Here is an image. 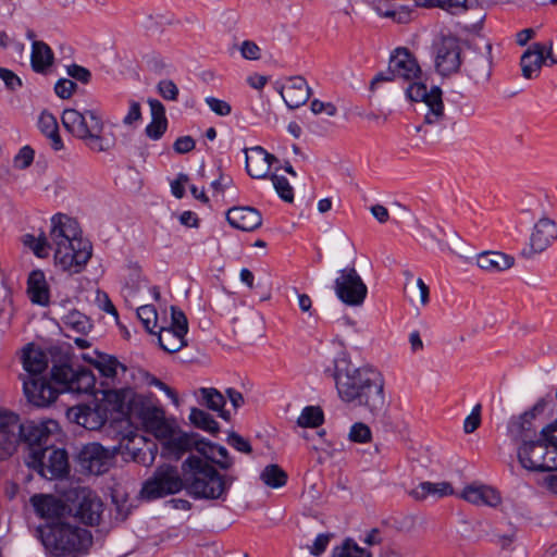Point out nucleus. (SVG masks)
I'll return each instance as SVG.
<instances>
[{
	"label": "nucleus",
	"mask_w": 557,
	"mask_h": 557,
	"mask_svg": "<svg viewBox=\"0 0 557 557\" xmlns=\"http://www.w3.org/2000/svg\"><path fill=\"white\" fill-rule=\"evenodd\" d=\"M172 21L165 15H150L146 20L145 30L147 36H154L164 32L165 26L171 25Z\"/></svg>",
	"instance_id": "obj_47"
},
{
	"label": "nucleus",
	"mask_w": 557,
	"mask_h": 557,
	"mask_svg": "<svg viewBox=\"0 0 557 557\" xmlns=\"http://www.w3.org/2000/svg\"><path fill=\"white\" fill-rule=\"evenodd\" d=\"M186 490V478L180 474L175 466L164 463L159 466L152 478L141 487V497L154 499L176 494Z\"/></svg>",
	"instance_id": "obj_12"
},
{
	"label": "nucleus",
	"mask_w": 557,
	"mask_h": 557,
	"mask_svg": "<svg viewBox=\"0 0 557 557\" xmlns=\"http://www.w3.org/2000/svg\"><path fill=\"white\" fill-rule=\"evenodd\" d=\"M141 381H144L149 386L158 387L159 389L163 391L169 397L177 401L176 394L171 389V387H169L165 383L157 379L151 373L141 371Z\"/></svg>",
	"instance_id": "obj_56"
},
{
	"label": "nucleus",
	"mask_w": 557,
	"mask_h": 557,
	"mask_svg": "<svg viewBox=\"0 0 557 557\" xmlns=\"http://www.w3.org/2000/svg\"><path fill=\"white\" fill-rule=\"evenodd\" d=\"M137 121H139V101L131 100L128 111L124 115L122 123L125 127L135 129Z\"/></svg>",
	"instance_id": "obj_59"
},
{
	"label": "nucleus",
	"mask_w": 557,
	"mask_h": 557,
	"mask_svg": "<svg viewBox=\"0 0 557 557\" xmlns=\"http://www.w3.org/2000/svg\"><path fill=\"white\" fill-rule=\"evenodd\" d=\"M64 128L86 147L96 152H107L114 146V136L106 133V125L98 110L65 109L61 116Z\"/></svg>",
	"instance_id": "obj_6"
},
{
	"label": "nucleus",
	"mask_w": 557,
	"mask_h": 557,
	"mask_svg": "<svg viewBox=\"0 0 557 557\" xmlns=\"http://www.w3.org/2000/svg\"><path fill=\"white\" fill-rule=\"evenodd\" d=\"M30 504L36 515L48 522L67 519L69 506L54 495L35 494L30 497Z\"/></svg>",
	"instance_id": "obj_19"
},
{
	"label": "nucleus",
	"mask_w": 557,
	"mask_h": 557,
	"mask_svg": "<svg viewBox=\"0 0 557 557\" xmlns=\"http://www.w3.org/2000/svg\"><path fill=\"white\" fill-rule=\"evenodd\" d=\"M28 468L47 480H57L64 478L70 470L67 453L64 448L47 446L44 450L36 453H26L24 457Z\"/></svg>",
	"instance_id": "obj_11"
},
{
	"label": "nucleus",
	"mask_w": 557,
	"mask_h": 557,
	"mask_svg": "<svg viewBox=\"0 0 557 557\" xmlns=\"http://www.w3.org/2000/svg\"><path fill=\"white\" fill-rule=\"evenodd\" d=\"M205 101L208 107L220 116H226L232 111V107L228 102L215 97H207Z\"/></svg>",
	"instance_id": "obj_61"
},
{
	"label": "nucleus",
	"mask_w": 557,
	"mask_h": 557,
	"mask_svg": "<svg viewBox=\"0 0 557 557\" xmlns=\"http://www.w3.org/2000/svg\"><path fill=\"white\" fill-rule=\"evenodd\" d=\"M476 264L481 270L496 274L512 268L515 258L500 251H484L478 256Z\"/></svg>",
	"instance_id": "obj_28"
},
{
	"label": "nucleus",
	"mask_w": 557,
	"mask_h": 557,
	"mask_svg": "<svg viewBox=\"0 0 557 557\" xmlns=\"http://www.w3.org/2000/svg\"><path fill=\"white\" fill-rule=\"evenodd\" d=\"M20 429L21 423L18 416H16V418L9 423V428L0 432V460H5L15 453L20 443Z\"/></svg>",
	"instance_id": "obj_30"
},
{
	"label": "nucleus",
	"mask_w": 557,
	"mask_h": 557,
	"mask_svg": "<svg viewBox=\"0 0 557 557\" xmlns=\"http://www.w3.org/2000/svg\"><path fill=\"white\" fill-rule=\"evenodd\" d=\"M103 511L101 499L89 490H82L76 495V500L72 507H69L67 515L78 519L86 525H96L99 523Z\"/></svg>",
	"instance_id": "obj_18"
},
{
	"label": "nucleus",
	"mask_w": 557,
	"mask_h": 557,
	"mask_svg": "<svg viewBox=\"0 0 557 557\" xmlns=\"http://www.w3.org/2000/svg\"><path fill=\"white\" fill-rule=\"evenodd\" d=\"M406 94L411 101H421L424 106L423 124L416 126L417 133L431 132L437 136L449 133L447 125L450 117L445 112L441 88L432 87L429 90L424 84L413 83L409 85Z\"/></svg>",
	"instance_id": "obj_9"
},
{
	"label": "nucleus",
	"mask_w": 557,
	"mask_h": 557,
	"mask_svg": "<svg viewBox=\"0 0 557 557\" xmlns=\"http://www.w3.org/2000/svg\"><path fill=\"white\" fill-rule=\"evenodd\" d=\"M27 293L34 304L41 306L49 304V289L42 271L34 270L30 272L27 281Z\"/></svg>",
	"instance_id": "obj_32"
},
{
	"label": "nucleus",
	"mask_w": 557,
	"mask_h": 557,
	"mask_svg": "<svg viewBox=\"0 0 557 557\" xmlns=\"http://www.w3.org/2000/svg\"><path fill=\"white\" fill-rule=\"evenodd\" d=\"M216 446L218 445L215 444L207 442L197 433L186 432L183 430L180 436L176 438V443H173L172 446L169 447L168 451L170 457L168 460L178 461L183 458L184 455L196 450L200 456L203 457L202 459L205 461H208L212 465Z\"/></svg>",
	"instance_id": "obj_16"
},
{
	"label": "nucleus",
	"mask_w": 557,
	"mask_h": 557,
	"mask_svg": "<svg viewBox=\"0 0 557 557\" xmlns=\"http://www.w3.org/2000/svg\"><path fill=\"white\" fill-rule=\"evenodd\" d=\"M77 85L71 79L61 78L54 85L55 94L62 99H69L75 91Z\"/></svg>",
	"instance_id": "obj_60"
},
{
	"label": "nucleus",
	"mask_w": 557,
	"mask_h": 557,
	"mask_svg": "<svg viewBox=\"0 0 557 557\" xmlns=\"http://www.w3.org/2000/svg\"><path fill=\"white\" fill-rule=\"evenodd\" d=\"M59 433V424L54 420L41 422L27 421L21 423L20 441L27 445L26 453L41 451L47 446H52Z\"/></svg>",
	"instance_id": "obj_14"
},
{
	"label": "nucleus",
	"mask_w": 557,
	"mask_h": 557,
	"mask_svg": "<svg viewBox=\"0 0 557 557\" xmlns=\"http://www.w3.org/2000/svg\"><path fill=\"white\" fill-rule=\"evenodd\" d=\"M94 364L103 376L110 379H113L117 374L119 369L123 372L126 371V367L119 362L113 356L100 355Z\"/></svg>",
	"instance_id": "obj_42"
},
{
	"label": "nucleus",
	"mask_w": 557,
	"mask_h": 557,
	"mask_svg": "<svg viewBox=\"0 0 557 557\" xmlns=\"http://www.w3.org/2000/svg\"><path fill=\"white\" fill-rule=\"evenodd\" d=\"M545 47L534 44L521 57V69L524 78L536 76L544 63Z\"/></svg>",
	"instance_id": "obj_31"
},
{
	"label": "nucleus",
	"mask_w": 557,
	"mask_h": 557,
	"mask_svg": "<svg viewBox=\"0 0 557 557\" xmlns=\"http://www.w3.org/2000/svg\"><path fill=\"white\" fill-rule=\"evenodd\" d=\"M310 110L313 114L325 113L329 116H334L337 113V108L332 102H323L314 99L310 103Z\"/></svg>",
	"instance_id": "obj_63"
},
{
	"label": "nucleus",
	"mask_w": 557,
	"mask_h": 557,
	"mask_svg": "<svg viewBox=\"0 0 557 557\" xmlns=\"http://www.w3.org/2000/svg\"><path fill=\"white\" fill-rule=\"evenodd\" d=\"M246 170L252 178H265L270 172L271 165L276 158L267 152L262 147L256 146L245 149Z\"/></svg>",
	"instance_id": "obj_24"
},
{
	"label": "nucleus",
	"mask_w": 557,
	"mask_h": 557,
	"mask_svg": "<svg viewBox=\"0 0 557 557\" xmlns=\"http://www.w3.org/2000/svg\"><path fill=\"white\" fill-rule=\"evenodd\" d=\"M67 75L73 77L74 79L87 84L91 78V73L84 66L77 64H71L67 66Z\"/></svg>",
	"instance_id": "obj_64"
},
{
	"label": "nucleus",
	"mask_w": 557,
	"mask_h": 557,
	"mask_svg": "<svg viewBox=\"0 0 557 557\" xmlns=\"http://www.w3.org/2000/svg\"><path fill=\"white\" fill-rule=\"evenodd\" d=\"M38 127L40 132L50 139L53 150L59 151L63 149V141L59 134L58 122L53 114L47 111L41 112L38 119Z\"/></svg>",
	"instance_id": "obj_36"
},
{
	"label": "nucleus",
	"mask_w": 557,
	"mask_h": 557,
	"mask_svg": "<svg viewBox=\"0 0 557 557\" xmlns=\"http://www.w3.org/2000/svg\"><path fill=\"white\" fill-rule=\"evenodd\" d=\"M280 94L289 109H297L308 101L310 88L305 78L296 76L281 88Z\"/></svg>",
	"instance_id": "obj_26"
},
{
	"label": "nucleus",
	"mask_w": 557,
	"mask_h": 557,
	"mask_svg": "<svg viewBox=\"0 0 557 557\" xmlns=\"http://www.w3.org/2000/svg\"><path fill=\"white\" fill-rule=\"evenodd\" d=\"M51 377L60 386L59 393L92 394L96 385V377L92 371L79 363L65 360L54 364L51 370Z\"/></svg>",
	"instance_id": "obj_10"
},
{
	"label": "nucleus",
	"mask_w": 557,
	"mask_h": 557,
	"mask_svg": "<svg viewBox=\"0 0 557 557\" xmlns=\"http://www.w3.org/2000/svg\"><path fill=\"white\" fill-rule=\"evenodd\" d=\"M64 323L65 325L81 334H86L91 329V323L89 319L78 311H72L67 313L64 319Z\"/></svg>",
	"instance_id": "obj_45"
},
{
	"label": "nucleus",
	"mask_w": 557,
	"mask_h": 557,
	"mask_svg": "<svg viewBox=\"0 0 557 557\" xmlns=\"http://www.w3.org/2000/svg\"><path fill=\"white\" fill-rule=\"evenodd\" d=\"M460 498L475 506L496 507L500 504L499 494L487 485H467L459 495Z\"/></svg>",
	"instance_id": "obj_27"
},
{
	"label": "nucleus",
	"mask_w": 557,
	"mask_h": 557,
	"mask_svg": "<svg viewBox=\"0 0 557 557\" xmlns=\"http://www.w3.org/2000/svg\"><path fill=\"white\" fill-rule=\"evenodd\" d=\"M186 478V492L196 499L224 500L228 488L236 480L231 474H221L213 465L190 454L181 466Z\"/></svg>",
	"instance_id": "obj_5"
},
{
	"label": "nucleus",
	"mask_w": 557,
	"mask_h": 557,
	"mask_svg": "<svg viewBox=\"0 0 557 557\" xmlns=\"http://www.w3.org/2000/svg\"><path fill=\"white\" fill-rule=\"evenodd\" d=\"M336 389L341 400L354 408H363L379 416L386 406L384 380L371 366L349 364L336 374Z\"/></svg>",
	"instance_id": "obj_3"
},
{
	"label": "nucleus",
	"mask_w": 557,
	"mask_h": 557,
	"mask_svg": "<svg viewBox=\"0 0 557 557\" xmlns=\"http://www.w3.org/2000/svg\"><path fill=\"white\" fill-rule=\"evenodd\" d=\"M23 388L27 400L36 407H45L57 399V388L42 376L48 367L47 355L33 345L23 352Z\"/></svg>",
	"instance_id": "obj_7"
},
{
	"label": "nucleus",
	"mask_w": 557,
	"mask_h": 557,
	"mask_svg": "<svg viewBox=\"0 0 557 557\" xmlns=\"http://www.w3.org/2000/svg\"><path fill=\"white\" fill-rule=\"evenodd\" d=\"M324 414L320 407H305L297 419V424L302 428H318L323 423Z\"/></svg>",
	"instance_id": "obj_43"
},
{
	"label": "nucleus",
	"mask_w": 557,
	"mask_h": 557,
	"mask_svg": "<svg viewBox=\"0 0 557 557\" xmlns=\"http://www.w3.org/2000/svg\"><path fill=\"white\" fill-rule=\"evenodd\" d=\"M271 181L273 182L276 193L284 201L292 202L294 200V190L287 178L277 174H272Z\"/></svg>",
	"instance_id": "obj_49"
},
{
	"label": "nucleus",
	"mask_w": 557,
	"mask_h": 557,
	"mask_svg": "<svg viewBox=\"0 0 557 557\" xmlns=\"http://www.w3.org/2000/svg\"><path fill=\"white\" fill-rule=\"evenodd\" d=\"M95 304L99 309L111 314L115 320H117V310L106 292L100 289L96 290Z\"/></svg>",
	"instance_id": "obj_53"
},
{
	"label": "nucleus",
	"mask_w": 557,
	"mask_h": 557,
	"mask_svg": "<svg viewBox=\"0 0 557 557\" xmlns=\"http://www.w3.org/2000/svg\"><path fill=\"white\" fill-rule=\"evenodd\" d=\"M81 466L90 474L99 475L110 468L111 454L98 443L85 445L78 455Z\"/></svg>",
	"instance_id": "obj_20"
},
{
	"label": "nucleus",
	"mask_w": 557,
	"mask_h": 557,
	"mask_svg": "<svg viewBox=\"0 0 557 557\" xmlns=\"http://www.w3.org/2000/svg\"><path fill=\"white\" fill-rule=\"evenodd\" d=\"M141 431L151 434L160 442V455L169 459V447L176 443L182 433L181 426L172 417H166L164 408L159 405L158 399L149 394L141 395Z\"/></svg>",
	"instance_id": "obj_8"
},
{
	"label": "nucleus",
	"mask_w": 557,
	"mask_h": 557,
	"mask_svg": "<svg viewBox=\"0 0 557 557\" xmlns=\"http://www.w3.org/2000/svg\"><path fill=\"white\" fill-rule=\"evenodd\" d=\"M141 325L149 334H154L158 331V312L152 305H141Z\"/></svg>",
	"instance_id": "obj_46"
},
{
	"label": "nucleus",
	"mask_w": 557,
	"mask_h": 557,
	"mask_svg": "<svg viewBox=\"0 0 557 557\" xmlns=\"http://www.w3.org/2000/svg\"><path fill=\"white\" fill-rule=\"evenodd\" d=\"M37 532L50 557H83L89 553L94 543L91 532L72 523L69 518L47 522Z\"/></svg>",
	"instance_id": "obj_4"
},
{
	"label": "nucleus",
	"mask_w": 557,
	"mask_h": 557,
	"mask_svg": "<svg viewBox=\"0 0 557 557\" xmlns=\"http://www.w3.org/2000/svg\"><path fill=\"white\" fill-rule=\"evenodd\" d=\"M535 418V408L524 412L519 416L517 419L512 420L509 424V433L510 435L517 440L521 441L522 444L525 442H532L531 437L535 433L533 428V420Z\"/></svg>",
	"instance_id": "obj_33"
},
{
	"label": "nucleus",
	"mask_w": 557,
	"mask_h": 557,
	"mask_svg": "<svg viewBox=\"0 0 557 557\" xmlns=\"http://www.w3.org/2000/svg\"><path fill=\"white\" fill-rule=\"evenodd\" d=\"M169 126V121H150L145 128V134L152 140H159L165 134Z\"/></svg>",
	"instance_id": "obj_54"
},
{
	"label": "nucleus",
	"mask_w": 557,
	"mask_h": 557,
	"mask_svg": "<svg viewBox=\"0 0 557 557\" xmlns=\"http://www.w3.org/2000/svg\"><path fill=\"white\" fill-rule=\"evenodd\" d=\"M32 67L37 73H45L52 65L53 52L50 47L44 42L34 40L30 55Z\"/></svg>",
	"instance_id": "obj_34"
},
{
	"label": "nucleus",
	"mask_w": 557,
	"mask_h": 557,
	"mask_svg": "<svg viewBox=\"0 0 557 557\" xmlns=\"http://www.w3.org/2000/svg\"><path fill=\"white\" fill-rule=\"evenodd\" d=\"M159 347L168 354H174L187 346L186 336L169 327L160 326L152 334Z\"/></svg>",
	"instance_id": "obj_29"
},
{
	"label": "nucleus",
	"mask_w": 557,
	"mask_h": 557,
	"mask_svg": "<svg viewBox=\"0 0 557 557\" xmlns=\"http://www.w3.org/2000/svg\"><path fill=\"white\" fill-rule=\"evenodd\" d=\"M454 494V488L449 482H422L416 488L409 492V495L416 500H423L429 495L444 497Z\"/></svg>",
	"instance_id": "obj_35"
},
{
	"label": "nucleus",
	"mask_w": 557,
	"mask_h": 557,
	"mask_svg": "<svg viewBox=\"0 0 557 557\" xmlns=\"http://www.w3.org/2000/svg\"><path fill=\"white\" fill-rule=\"evenodd\" d=\"M145 62L147 73L153 76H160L166 67L163 58L156 52L147 53L145 55Z\"/></svg>",
	"instance_id": "obj_50"
},
{
	"label": "nucleus",
	"mask_w": 557,
	"mask_h": 557,
	"mask_svg": "<svg viewBox=\"0 0 557 557\" xmlns=\"http://www.w3.org/2000/svg\"><path fill=\"white\" fill-rule=\"evenodd\" d=\"M410 302L419 301L422 306L429 302L430 289L422 278L410 280L405 285Z\"/></svg>",
	"instance_id": "obj_41"
},
{
	"label": "nucleus",
	"mask_w": 557,
	"mask_h": 557,
	"mask_svg": "<svg viewBox=\"0 0 557 557\" xmlns=\"http://www.w3.org/2000/svg\"><path fill=\"white\" fill-rule=\"evenodd\" d=\"M554 434H557V431H550V423L541 431V435L546 440L545 465L542 471L557 470V437L553 436Z\"/></svg>",
	"instance_id": "obj_37"
},
{
	"label": "nucleus",
	"mask_w": 557,
	"mask_h": 557,
	"mask_svg": "<svg viewBox=\"0 0 557 557\" xmlns=\"http://www.w3.org/2000/svg\"><path fill=\"white\" fill-rule=\"evenodd\" d=\"M101 400L92 406H75L67 410V418L87 430H99L107 422H112L119 429L120 449L126 450L134 460L137 451L129 445L137 436L139 420L138 395L133 387L106 389Z\"/></svg>",
	"instance_id": "obj_1"
},
{
	"label": "nucleus",
	"mask_w": 557,
	"mask_h": 557,
	"mask_svg": "<svg viewBox=\"0 0 557 557\" xmlns=\"http://www.w3.org/2000/svg\"><path fill=\"white\" fill-rule=\"evenodd\" d=\"M481 423V405L473 407L471 413L465 419L463 431L467 434L474 432Z\"/></svg>",
	"instance_id": "obj_58"
},
{
	"label": "nucleus",
	"mask_w": 557,
	"mask_h": 557,
	"mask_svg": "<svg viewBox=\"0 0 557 557\" xmlns=\"http://www.w3.org/2000/svg\"><path fill=\"white\" fill-rule=\"evenodd\" d=\"M420 73V66L413 55L406 48H398L389 59L387 72L379 73L373 78L371 88H373L376 83L389 82L394 78H403L405 81L414 79L419 77Z\"/></svg>",
	"instance_id": "obj_15"
},
{
	"label": "nucleus",
	"mask_w": 557,
	"mask_h": 557,
	"mask_svg": "<svg viewBox=\"0 0 557 557\" xmlns=\"http://www.w3.org/2000/svg\"><path fill=\"white\" fill-rule=\"evenodd\" d=\"M546 440L541 435L536 441L525 442L518 449V458L521 466L530 471H542L544 463V451Z\"/></svg>",
	"instance_id": "obj_23"
},
{
	"label": "nucleus",
	"mask_w": 557,
	"mask_h": 557,
	"mask_svg": "<svg viewBox=\"0 0 557 557\" xmlns=\"http://www.w3.org/2000/svg\"><path fill=\"white\" fill-rule=\"evenodd\" d=\"M460 64V47L458 41L455 38H444L436 52V70L446 76L456 73Z\"/></svg>",
	"instance_id": "obj_21"
},
{
	"label": "nucleus",
	"mask_w": 557,
	"mask_h": 557,
	"mask_svg": "<svg viewBox=\"0 0 557 557\" xmlns=\"http://www.w3.org/2000/svg\"><path fill=\"white\" fill-rule=\"evenodd\" d=\"M261 481L269 487L280 488L287 482L286 472L277 465H268L260 473Z\"/></svg>",
	"instance_id": "obj_40"
},
{
	"label": "nucleus",
	"mask_w": 557,
	"mask_h": 557,
	"mask_svg": "<svg viewBox=\"0 0 557 557\" xmlns=\"http://www.w3.org/2000/svg\"><path fill=\"white\" fill-rule=\"evenodd\" d=\"M348 438L354 443L366 444L372 440L370 428L363 422H356L351 425Z\"/></svg>",
	"instance_id": "obj_48"
},
{
	"label": "nucleus",
	"mask_w": 557,
	"mask_h": 557,
	"mask_svg": "<svg viewBox=\"0 0 557 557\" xmlns=\"http://www.w3.org/2000/svg\"><path fill=\"white\" fill-rule=\"evenodd\" d=\"M34 154L29 146H24L14 158V166L20 170L28 168L34 160Z\"/></svg>",
	"instance_id": "obj_57"
},
{
	"label": "nucleus",
	"mask_w": 557,
	"mask_h": 557,
	"mask_svg": "<svg viewBox=\"0 0 557 557\" xmlns=\"http://www.w3.org/2000/svg\"><path fill=\"white\" fill-rule=\"evenodd\" d=\"M557 239V223L548 218H540L532 226L529 234L527 248L521 251L525 259L533 258L536 255L546 251Z\"/></svg>",
	"instance_id": "obj_17"
},
{
	"label": "nucleus",
	"mask_w": 557,
	"mask_h": 557,
	"mask_svg": "<svg viewBox=\"0 0 557 557\" xmlns=\"http://www.w3.org/2000/svg\"><path fill=\"white\" fill-rule=\"evenodd\" d=\"M23 243L40 258L47 257L49 249H53L55 264L70 273L82 272L92 255V246L82 238L78 223L61 213L51 219L49 238L45 234L38 237L26 234Z\"/></svg>",
	"instance_id": "obj_2"
},
{
	"label": "nucleus",
	"mask_w": 557,
	"mask_h": 557,
	"mask_svg": "<svg viewBox=\"0 0 557 557\" xmlns=\"http://www.w3.org/2000/svg\"><path fill=\"white\" fill-rule=\"evenodd\" d=\"M141 381H144L149 386L158 387L159 389L163 391L169 397L177 401L176 394L171 389V387H169L165 383L157 379L151 373L141 371Z\"/></svg>",
	"instance_id": "obj_55"
},
{
	"label": "nucleus",
	"mask_w": 557,
	"mask_h": 557,
	"mask_svg": "<svg viewBox=\"0 0 557 557\" xmlns=\"http://www.w3.org/2000/svg\"><path fill=\"white\" fill-rule=\"evenodd\" d=\"M199 393L202 397V404L210 410L219 412L220 417L227 420L228 412L225 411L224 396L214 387H201Z\"/></svg>",
	"instance_id": "obj_38"
},
{
	"label": "nucleus",
	"mask_w": 557,
	"mask_h": 557,
	"mask_svg": "<svg viewBox=\"0 0 557 557\" xmlns=\"http://www.w3.org/2000/svg\"><path fill=\"white\" fill-rule=\"evenodd\" d=\"M158 94L166 101H177L180 90L172 79H161L157 85Z\"/></svg>",
	"instance_id": "obj_52"
},
{
	"label": "nucleus",
	"mask_w": 557,
	"mask_h": 557,
	"mask_svg": "<svg viewBox=\"0 0 557 557\" xmlns=\"http://www.w3.org/2000/svg\"><path fill=\"white\" fill-rule=\"evenodd\" d=\"M466 71L468 76L475 84L484 83L490 79L492 74V55L490 45H487L482 51H471L466 64Z\"/></svg>",
	"instance_id": "obj_22"
},
{
	"label": "nucleus",
	"mask_w": 557,
	"mask_h": 557,
	"mask_svg": "<svg viewBox=\"0 0 557 557\" xmlns=\"http://www.w3.org/2000/svg\"><path fill=\"white\" fill-rule=\"evenodd\" d=\"M147 103L149 106L151 121H168L165 107L160 100L156 98H148Z\"/></svg>",
	"instance_id": "obj_62"
},
{
	"label": "nucleus",
	"mask_w": 557,
	"mask_h": 557,
	"mask_svg": "<svg viewBox=\"0 0 557 557\" xmlns=\"http://www.w3.org/2000/svg\"><path fill=\"white\" fill-rule=\"evenodd\" d=\"M226 220L237 230L251 232L262 224L261 213L252 207H234L226 212Z\"/></svg>",
	"instance_id": "obj_25"
},
{
	"label": "nucleus",
	"mask_w": 557,
	"mask_h": 557,
	"mask_svg": "<svg viewBox=\"0 0 557 557\" xmlns=\"http://www.w3.org/2000/svg\"><path fill=\"white\" fill-rule=\"evenodd\" d=\"M169 329L176 331L185 336L188 333V321L186 314L176 307H171V325Z\"/></svg>",
	"instance_id": "obj_51"
},
{
	"label": "nucleus",
	"mask_w": 557,
	"mask_h": 557,
	"mask_svg": "<svg viewBox=\"0 0 557 557\" xmlns=\"http://www.w3.org/2000/svg\"><path fill=\"white\" fill-rule=\"evenodd\" d=\"M333 557H371V554L348 539L334 548Z\"/></svg>",
	"instance_id": "obj_44"
},
{
	"label": "nucleus",
	"mask_w": 557,
	"mask_h": 557,
	"mask_svg": "<svg viewBox=\"0 0 557 557\" xmlns=\"http://www.w3.org/2000/svg\"><path fill=\"white\" fill-rule=\"evenodd\" d=\"M334 290L343 304L351 307L361 306L368 294L367 285L352 267L338 272L334 282Z\"/></svg>",
	"instance_id": "obj_13"
},
{
	"label": "nucleus",
	"mask_w": 557,
	"mask_h": 557,
	"mask_svg": "<svg viewBox=\"0 0 557 557\" xmlns=\"http://www.w3.org/2000/svg\"><path fill=\"white\" fill-rule=\"evenodd\" d=\"M189 420L193 425L201 429L210 434H216L220 431L219 423L212 418L211 414L202 409L191 408Z\"/></svg>",
	"instance_id": "obj_39"
}]
</instances>
